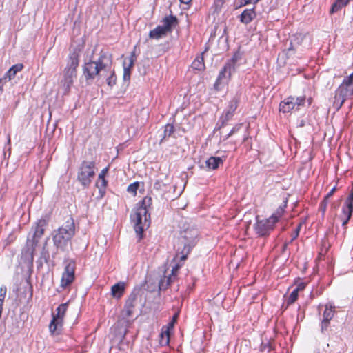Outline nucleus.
<instances>
[{
    "label": "nucleus",
    "instance_id": "f257e3e1",
    "mask_svg": "<svg viewBox=\"0 0 353 353\" xmlns=\"http://www.w3.org/2000/svg\"><path fill=\"white\" fill-rule=\"evenodd\" d=\"M112 63V57L108 52H101L97 61H90L84 63L83 74L87 81H93L101 70L109 68Z\"/></svg>",
    "mask_w": 353,
    "mask_h": 353
},
{
    "label": "nucleus",
    "instance_id": "f03ea898",
    "mask_svg": "<svg viewBox=\"0 0 353 353\" xmlns=\"http://www.w3.org/2000/svg\"><path fill=\"white\" fill-rule=\"evenodd\" d=\"M197 236L198 231L195 229H187L181 232L176 254L181 261L186 260L188 254L196 243Z\"/></svg>",
    "mask_w": 353,
    "mask_h": 353
},
{
    "label": "nucleus",
    "instance_id": "7ed1b4c3",
    "mask_svg": "<svg viewBox=\"0 0 353 353\" xmlns=\"http://www.w3.org/2000/svg\"><path fill=\"white\" fill-rule=\"evenodd\" d=\"M75 226L72 219L67 221L65 225L59 228L53 236L54 246L61 251H65L71 239L74 235Z\"/></svg>",
    "mask_w": 353,
    "mask_h": 353
},
{
    "label": "nucleus",
    "instance_id": "20e7f679",
    "mask_svg": "<svg viewBox=\"0 0 353 353\" xmlns=\"http://www.w3.org/2000/svg\"><path fill=\"white\" fill-rule=\"evenodd\" d=\"M97 170L95 161L83 160L78 168L77 181L83 188H88L95 176Z\"/></svg>",
    "mask_w": 353,
    "mask_h": 353
},
{
    "label": "nucleus",
    "instance_id": "39448f33",
    "mask_svg": "<svg viewBox=\"0 0 353 353\" xmlns=\"http://www.w3.org/2000/svg\"><path fill=\"white\" fill-rule=\"evenodd\" d=\"M353 95V81H347L344 79L341 85L336 90L334 105L337 110L341 108L347 97Z\"/></svg>",
    "mask_w": 353,
    "mask_h": 353
},
{
    "label": "nucleus",
    "instance_id": "423d86ee",
    "mask_svg": "<svg viewBox=\"0 0 353 353\" xmlns=\"http://www.w3.org/2000/svg\"><path fill=\"white\" fill-rule=\"evenodd\" d=\"M276 223V216H270L268 219H261L256 217V222L254 224V230L259 236H267L274 229V224Z\"/></svg>",
    "mask_w": 353,
    "mask_h": 353
},
{
    "label": "nucleus",
    "instance_id": "0eeeda50",
    "mask_svg": "<svg viewBox=\"0 0 353 353\" xmlns=\"http://www.w3.org/2000/svg\"><path fill=\"white\" fill-rule=\"evenodd\" d=\"M305 97H289L280 103L279 110L283 113L290 112L292 110H299L305 103Z\"/></svg>",
    "mask_w": 353,
    "mask_h": 353
},
{
    "label": "nucleus",
    "instance_id": "6e6552de",
    "mask_svg": "<svg viewBox=\"0 0 353 353\" xmlns=\"http://www.w3.org/2000/svg\"><path fill=\"white\" fill-rule=\"evenodd\" d=\"M239 103V97L236 95L230 102L228 109L221 116L219 120L216 123L215 130H220L225 126L228 122L232 119L235 110H236Z\"/></svg>",
    "mask_w": 353,
    "mask_h": 353
},
{
    "label": "nucleus",
    "instance_id": "1a4fd4ad",
    "mask_svg": "<svg viewBox=\"0 0 353 353\" xmlns=\"http://www.w3.org/2000/svg\"><path fill=\"white\" fill-rule=\"evenodd\" d=\"M353 213V189L350 195L346 199L345 203L342 208V214L339 216V219L342 222V225L345 228L346 225L350 221Z\"/></svg>",
    "mask_w": 353,
    "mask_h": 353
},
{
    "label": "nucleus",
    "instance_id": "9d476101",
    "mask_svg": "<svg viewBox=\"0 0 353 353\" xmlns=\"http://www.w3.org/2000/svg\"><path fill=\"white\" fill-rule=\"evenodd\" d=\"M143 214V211H141L140 209H137L136 212H132L130 214V219L132 222L134 223V229L135 232L137 233L139 241L143 239V226L142 225V216Z\"/></svg>",
    "mask_w": 353,
    "mask_h": 353
},
{
    "label": "nucleus",
    "instance_id": "9b49d317",
    "mask_svg": "<svg viewBox=\"0 0 353 353\" xmlns=\"http://www.w3.org/2000/svg\"><path fill=\"white\" fill-rule=\"evenodd\" d=\"M140 292V288H134L126 300L125 304V312L127 317H130L132 315L133 310L137 305V301Z\"/></svg>",
    "mask_w": 353,
    "mask_h": 353
},
{
    "label": "nucleus",
    "instance_id": "f8f14e48",
    "mask_svg": "<svg viewBox=\"0 0 353 353\" xmlns=\"http://www.w3.org/2000/svg\"><path fill=\"white\" fill-rule=\"evenodd\" d=\"M181 265L179 263H176L172 270L171 274L168 276H164L163 278H161L159 282V290H165L168 286L170 285L172 282L174 281L176 276V272L179 269L181 268Z\"/></svg>",
    "mask_w": 353,
    "mask_h": 353
},
{
    "label": "nucleus",
    "instance_id": "ddd939ff",
    "mask_svg": "<svg viewBox=\"0 0 353 353\" xmlns=\"http://www.w3.org/2000/svg\"><path fill=\"white\" fill-rule=\"evenodd\" d=\"M77 76V70L69 68L65 69L64 79L61 81V83L64 88L65 92L69 91L71 85L73 84V79Z\"/></svg>",
    "mask_w": 353,
    "mask_h": 353
},
{
    "label": "nucleus",
    "instance_id": "4468645a",
    "mask_svg": "<svg viewBox=\"0 0 353 353\" xmlns=\"http://www.w3.org/2000/svg\"><path fill=\"white\" fill-rule=\"evenodd\" d=\"M163 25L161 28L168 34L178 25L179 20L176 16L170 14L165 17L163 20Z\"/></svg>",
    "mask_w": 353,
    "mask_h": 353
},
{
    "label": "nucleus",
    "instance_id": "2eb2a0df",
    "mask_svg": "<svg viewBox=\"0 0 353 353\" xmlns=\"http://www.w3.org/2000/svg\"><path fill=\"white\" fill-rule=\"evenodd\" d=\"M47 225V222L45 219H40L37 223L35 230L33 234L32 245H37L39 239L43 236L45 230V227Z\"/></svg>",
    "mask_w": 353,
    "mask_h": 353
},
{
    "label": "nucleus",
    "instance_id": "dca6fc26",
    "mask_svg": "<svg viewBox=\"0 0 353 353\" xmlns=\"http://www.w3.org/2000/svg\"><path fill=\"white\" fill-rule=\"evenodd\" d=\"M81 50L78 48H74L69 55V61L68 62L67 68L77 70L79 63V57Z\"/></svg>",
    "mask_w": 353,
    "mask_h": 353
},
{
    "label": "nucleus",
    "instance_id": "f3484780",
    "mask_svg": "<svg viewBox=\"0 0 353 353\" xmlns=\"http://www.w3.org/2000/svg\"><path fill=\"white\" fill-rule=\"evenodd\" d=\"M256 12L254 9H245L240 14V21L245 25L250 23L255 17Z\"/></svg>",
    "mask_w": 353,
    "mask_h": 353
},
{
    "label": "nucleus",
    "instance_id": "a211bd4d",
    "mask_svg": "<svg viewBox=\"0 0 353 353\" xmlns=\"http://www.w3.org/2000/svg\"><path fill=\"white\" fill-rule=\"evenodd\" d=\"M125 283L124 282H119L111 288V294L115 299H120L125 292Z\"/></svg>",
    "mask_w": 353,
    "mask_h": 353
},
{
    "label": "nucleus",
    "instance_id": "6ab92c4d",
    "mask_svg": "<svg viewBox=\"0 0 353 353\" xmlns=\"http://www.w3.org/2000/svg\"><path fill=\"white\" fill-rule=\"evenodd\" d=\"M63 321L52 316V319L49 325V330L52 334H59L61 331Z\"/></svg>",
    "mask_w": 353,
    "mask_h": 353
},
{
    "label": "nucleus",
    "instance_id": "aec40b11",
    "mask_svg": "<svg viewBox=\"0 0 353 353\" xmlns=\"http://www.w3.org/2000/svg\"><path fill=\"white\" fill-rule=\"evenodd\" d=\"M152 199L150 196H145L141 201V205L139 208L141 211H143V214L145 216V221H147L148 218H150V214H148V208H150L152 205Z\"/></svg>",
    "mask_w": 353,
    "mask_h": 353
},
{
    "label": "nucleus",
    "instance_id": "412c9836",
    "mask_svg": "<svg viewBox=\"0 0 353 353\" xmlns=\"http://www.w3.org/2000/svg\"><path fill=\"white\" fill-rule=\"evenodd\" d=\"M168 33L161 28V26H157L154 30L149 32V38L152 39H159L166 37Z\"/></svg>",
    "mask_w": 353,
    "mask_h": 353
},
{
    "label": "nucleus",
    "instance_id": "4be33fe9",
    "mask_svg": "<svg viewBox=\"0 0 353 353\" xmlns=\"http://www.w3.org/2000/svg\"><path fill=\"white\" fill-rule=\"evenodd\" d=\"M23 68V65L22 63H17L12 65L4 74L6 78H7L9 81L12 79L16 74L21 71Z\"/></svg>",
    "mask_w": 353,
    "mask_h": 353
},
{
    "label": "nucleus",
    "instance_id": "5701e85b",
    "mask_svg": "<svg viewBox=\"0 0 353 353\" xmlns=\"http://www.w3.org/2000/svg\"><path fill=\"white\" fill-rule=\"evenodd\" d=\"M222 162L223 161L221 157H211L206 160L205 164L209 169L216 170Z\"/></svg>",
    "mask_w": 353,
    "mask_h": 353
},
{
    "label": "nucleus",
    "instance_id": "b1692460",
    "mask_svg": "<svg viewBox=\"0 0 353 353\" xmlns=\"http://www.w3.org/2000/svg\"><path fill=\"white\" fill-rule=\"evenodd\" d=\"M348 1L349 0H336L331 6L330 14L338 12L347 4Z\"/></svg>",
    "mask_w": 353,
    "mask_h": 353
},
{
    "label": "nucleus",
    "instance_id": "393cba45",
    "mask_svg": "<svg viewBox=\"0 0 353 353\" xmlns=\"http://www.w3.org/2000/svg\"><path fill=\"white\" fill-rule=\"evenodd\" d=\"M134 65V59L132 58L128 64H126L125 61H123V80L129 81L130 79L131 69Z\"/></svg>",
    "mask_w": 353,
    "mask_h": 353
},
{
    "label": "nucleus",
    "instance_id": "a878e982",
    "mask_svg": "<svg viewBox=\"0 0 353 353\" xmlns=\"http://www.w3.org/2000/svg\"><path fill=\"white\" fill-rule=\"evenodd\" d=\"M47 242L48 239H46V241L44 243V245L41 252V256L38 261L41 266L43 265V263H48L50 260V253L48 250L46 249Z\"/></svg>",
    "mask_w": 353,
    "mask_h": 353
},
{
    "label": "nucleus",
    "instance_id": "bb28decb",
    "mask_svg": "<svg viewBox=\"0 0 353 353\" xmlns=\"http://www.w3.org/2000/svg\"><path fill=\"white\" fill-rule=\"evenodd\" d=\"M68 303H62V304L59 305L56 310L57 314H53L52 316L56 319L63 321L65 313L68 309Z\"/></svg>",
    "mask_w": 353,
    "mask_h": 353
},
{
    "label": "nucleus",
    "instance_id": "cd10ccee",
    "mask_svg": "<svg viewBox=\"0 0 353 353\" xmlns=\"http://www.w3.org/2000/svg\"><path fill=\"white\" fill-rule=\"evenodd\" d=\"M233 70L231 69L230 63H225L224 67L221 69L220 71L219 76L217 79H219V81H222L223 79L226 77V74H228V77H230L231 72Z\"/></svg>",
    "mask_w": 353,
    "mask_h": 353
},
{
    "label": "nucleus",
    "instance_id": "c85d7f7f",
    "mask_svg": "<svg viewBox=\"0 0 353 353\" xmlns=\"http://www.w3.org/2000/svg\"><path fill=\"white\" fill-rule=\"evenodd\" d=\"M74 280V275L63 274L61 279V287L66 288L70 285Z\"/></svg>",
    "mask_w": 353,
    "mask_h": 353
},
{
    "label": "nucleus",
    "instance_id": "c756f323",
    "mask_svg": "<svg viewBox=\"0 0 353 353\" xmlns=\"http://www.w3.org/2000/svg\"><path fill=\"white\" fill-rule=\"evenodd\" d=\"M204 67L205 65L203 56H198L192 63V68L194 70H202Z\"/></svg>",
    "mask_w": 353,
    "mask_h": 353
},
{
    "label": "nucleus",
    "instance_id": "7c9ffc66",
    "mask_svg": "<svg viewBox=\"0 0 353 353\" xmlns=\"http://www.w3.org/2000/svg\"><path fill=\"white\" fill-rule=\"evenodd\" d=\"M66 265L63 274L74 275L75 262L73 260H68L65 261Z\"/></svg>",
    "mask_w": 353,
    "mask_h": 353
},
{
    "label": "nucleus",
    "instance_id": "2f4dec72",
    "mask_svg": "<svg viewBox=\"0 0 353 353\" xmlns=\"http://www.w3.org/2000/svg\"><path fill=\"white\" fill-rule=\"evenodd\" d=\"M242 58V54L239 51L236 52L232 59L229 60L226 63H230L231 69L234 71L236 63L241 60Z\"/></svg>",
    "mask_w": 353,
    "mask_h": 353
},
{
    "label": "nucleus",
    "instance_id": "473e14b6",
    "mask_svg": "<svg viewBox=\"0 0 353 353\" xmlns=\"http://www.w3.org/2000/svg\"><path fill=\"white\" fill-rule=\"evenodd\" d=\"M334 307H328L327 305L325 307V310L323 314V319L325 321H330V320L334 317Z\"/></svg>",
    "mask_w": 353,
    "mask_h": 353
},
{
    "label": "nucleus",
    "instance_id": "72a5a7b5",
    "mask_svg": "<svg viewBox=\"0 0 353 353\" xmlns=\"http://www.w3.org/2000/svg\"><path fill=\"white\" fill-rule=\"evenodd\" d=\"M174 128L172 125L167 124L165 126L164 132H163V137L161 141H163V139H166L167 137H170L171 134L174 132Z\"/></svg>",
    "mask_w": 353,
    "mask_h": 353
},
{
    "label": "nucleus",
    "instance_id": "f704fd0d",
    "mask_svg": "<svg viewBox=\"0 0 353 353\" xmlns=\"http://www.w3.org/2000/svg\"><path fill=\"white\" fill-rule=\"evenodd\" d=\"M287 202H288V200L287 199H285V201H283V203H284V205L283 206L281 205L278 208V209L276 210V212L275 213H274L271 216H276V222L279 221V218L281 216V215L283 214V212H284V208L286 207L287 205Z\"/></svg>",
    "mask_w": 353,
    "mask_h": 353
},
{
    "label": "nucleus",
    "instance_id": "c9c22d12",
    "mask_svg": "<svg viewBox=\"0 0 353 353\" xmlns=\"http://www.w3.org/2000/svg\"><path fill=\"white\" fill-rule=\"evenodd\" d=\"M160 343L162 345H166L169 343L170 338H169V331L167 330L165 332H162L160 334Z\"/></svg>",
    "mask_w": 353,
    "mask_h": 353
},
{
    "label": "nucleus",
    "instance_id": "e433bc0d",
    "mask_svg": "<svg viewBox=\"0 0 353 353\" xmlns=\"http://www.w3.org/2000/svg\"><path fill=\"white\" fill-rule=\"evenodd\" d=\"M299 296V292L297 290H294L291 294H290L288 299L287 301L288 305H290L294 303L298 299Z\"/></svg>",
    "mask_w": 353,
    "mask_h": 353
},
{
    "label": "nucleus",
    "instance_id": "4c0bfd02",
    "mask_svg": "<svg viewBox=\"0 0 353 353\" xmlns=\"http://www.w3.org/2000/svg\"><path fill=\"white\" fill-rule=\"evenodd\" d=\"M139 187V182H134L128 186L127 191L128 192L135 195L137 194V191Z\"/></svg>",
    "mask_w": 353,
    "mask_h": 353
},
{
    "label": "nucleus",
    "instance_id": "58836bf2",
    "mask_svg": "<svg viewBox=\"0 0 353 353\" xmlns=\"http://www.w3.org/2000/svg\"><path fill=\"white\" fill-rule=\"evenodd\" d=\"M116 81H117V77L114 74V72L113 71V72H112L110 76L106 80L107 84L110 87H112L113 85H114L116 84Z\"/></svg>",
    "mask_w": 353,
    "mask_h": 353
},
{
    "label": "nucleus",
    "instance_id": "ea45409f",
    "mask_svg": "<svg viewBox=\"0 0 353 353\" xmlns=\"http://www.w3.org/2000/svg\"><path fill=\"white\" fill-rule=\"evenodd\" d=\"M108 185V181L105 179H98V181L96 182V186L98 188L105 189Z\"/></svg>",
    "mask_w": 353,
    "mask_h": 353
},
{
    "label": "nucleus",
    "instance_id": "a19ab883",
    "mask_svg": "<svg viewBox=\"0 0 353 353\" xmlns=\"http://www.w3.org/2000/svg\"><path fill=\"white\" fill-rule=\"evenodd\" d=\"M127 330L125 331L122 339H121L119 343L118 344L117 347L119 350H125V347L128 346V344L123 342V339L125 338V336L126 334Z\"/></svg>",
    "mask_w": 353,
    "mask_h": 353
},
{
    "label": "nucleus",
    "instance_id": "79ce46f5",
    "mask_svg": "<svg viewBox=\"0 0 353 353\" xmlns=\"http://www.w3.org/2000/svg\"><path fill=\"white\" fill-rule=\"evenodd\" d=\"M301 226H302L301 223H299L297 225L296 228L294 230V232L292 235V239L290 241V243L292 242L293 241H294L299 236Z\"/></svg>",
    "mask_w": 353,
    "mask_h": 353
},
{
    "label": "nucleus",
    "instance_id": "37998d69",
    "mask_svg": "<svg viewBox=\"0 0 353 353\" xmlns=\"http://www.w3.org/2000/svg\"><path fill=\"white\" fill-rule=\"evenodd\" d=\"M330 325V321L322 319L321 330L322 333H324L326 331Z\"/></svg>",
    "mask_w": 353,
    "mask_h": 353
},
{
    "label": "nucleus",
    "instance_id": "c03bdc74",
    "mask_svg": "<svg viewBox=\"0 0 353 353\" xmlns=\"http://www.w3.org/2000/svg\"><path fill=\"white\" fill-rule=\"evenodd\" d=\"M321 353H336V352L330 347V344L327 343Z\"/></svg>",
    "mask_w": 353,
    "mask_h": 353
},
{
    "label": "nucleus",
    "instance_id": "a18cd8bd",
    "mask_svg": "<svg viewBox=\"0 0 353 353\" xmlns=\"http://www.w3.org/2000/svg\"><path fill=\"white\" fill-rule=\"evenodd\" d=\"M240 125L239 126H235L234 127L231 131L223 138V140H226L228 139L230 136H232L234 133H235L236 132H237L239 128H240Z\"/></svg>",
    "mask_w": 353,
    "mask_h": 353
},
{
    "label": "nucleus",
    "instance_id": "49530a36",
    "mask_svg": "<svg viewBox=\"0 0 353 353\" xmlns=\"http://www.w3.org/2000/svg\"><path fill=\"white\" fill-rule=\"evenodd\" d=\"M165 184H164L163 182L157 181L154 184V188L157 190H162L163 187H165Z\"/></svg>",
    "mask_w": 353,
    "mask_h": 353
},
{
    "label": "nucleus",
    "instance_id": "de8ad7c7",
    "mask_svg": "<svg viewBox=\"0 0 353 353\" xmlns=\"http://www.w3.org/2000/svg\"><path fill=\"white\" fill-rule=\"evenodd\" d=\"M108 167L103 168L99 174L98 179H105V176L108 172Z\"/></svg>",
    "mask_w": 353,
    "mask_h": 353
},
{
    "label": "nucleus",
    "instance_id": "09e8293b",
    "mask_svg": "<svg viewBox=\"0 0 353 353\" xmlns=\"http://www.w3.org/2000/svg\"><path fill=\"white\" fill-rule=\"evenodd\" d=\"M223 83L222 81H219V79H216V81H215L214 84V88L216 91L220 90L222 88L221 85Z\"/></svg>",
    "mask_w": 353,
    "mask_h": 353
},
{
    "label": "nucleus",
    "instance_id": "8fccbe9b",
    "mask_svg": "<svg viewBox=\"0 0 353 353\" xmlns=\"http://www.w3.org/2000/svg\"><path fill=\"white\" fill-rule=\"evenodd\" d=\"M327 203V199H326V198H324L323 201L321 203L320 210L323 212H325V211L326 210Z\"/></svg>",
    "mask_w": 353,
    "mask_h": 353
},
{
    "label": "nucleus",
    "instance_id": "3c124183",
    "mask_svg": "<svg viewBox=\"0 0 353 353\" xmlns=\"http://www.w3.org/2000/svg\"><path fill=\"white\" fill-rule=\"evenodd\" d=\"M177 319H178V314H175L172 317V321L169 323V327L172 328L174 327V325L176 323V321H177Z\"/></svg>",
    "mask_w": 353,
    "mask_h": 353
},
{
    "label": "nucleus",
    "instance_id": "603ef678",
    "mask_svg": "<svg viewBox=\"0 0 353 353\" xmlns=\"http://www.w3.org/2000/svg\"><path fill=\"white\" fill-rule=\"evenodd\" d=\"M9 81L5 76L0 79V90H3V85Z\"/></svg>",
    "mask_w": 353,
    "mask_h": 353
},
{
    "label": "nucleus",
    "instance_id": "864d4df0",
    "mask_svg": "<svg viewBox=\"0 0 353 353\" xmlns=\"http://www.w3.org/2000/svg\"><path fill=\"white\" fill-rule=\"evenodd\" d=\"M98 189H99V196H97V199H101L105 194V189H102V188H98Z\"/></svg>",
    "mask_w": 353,
    "mask_h": 353
},
{
    "label": "nucleus",
    "instance_id": "5fc2aeb1",
    "mask_svg": "<svg viewBox=\"0 0 353 353\" xmlns=\"http://www.w3.org/2000/svg\"><path fill=\"white\" fill-rule=\"evenodd\" d=\"M261 348H262V350H268V352H270L271 350V346H270V343H267L265 344L264 343H262L261 345Z\"/></svg>",
    "mask_w": 353,
    "mask_h": 353
},
{
    "label": "nucleus",
    "instance_id": "6e6d98bb",
    "mask_svg": "<svg viewBox=\"0 0 353 353\" xmlns=\"http://www.w3.org/2000/svg\"><path fill=\"white\" fill-rule=\"evenodd\" d=\"M305 288V283H300L298 284L297 287L295 288V290H297L298 292L300 290H303Z\"/></svg>",
    "mask_w": 353,
    "mask_h": 353
},
{
    "label": "nucleus",
    "instance_id": "4d7b16f0",
    "mask_svg": "<svg viewBox=\"0 0 353 353\" xmlns=\"http://www.w3.org/2000/svg\"><path fill=\"white\" fill-rule=\"evenodd\" d=\"M336 188H333L330 191V192L325 196V198H326V199H328L330 196H332V194H334V191H335Z\"/></svg>",
    "mask_w": 353,
    "mask_h": 353
},
{
    "label": "nucleus",
    "instance_id": "13d9d810",
    "mask_svg": "<svg viewBox=\"0 0 353 353\" xmlns=\"http://www.w3.org/2000/svg\"><path fill=\"white\" fill-rule=\"evenodd\" d=\"M7 288L6 286L3 285L0 288V294H6Z\"/></svg>",
    "mask_w": 353,
    "mask_h": 353
},
{
    "label": "nucleus",
    "instance_id": "bf43d9fd",
    "mask_svg": "<svg viewBox=\"0 0 353 353\" xmlns=\"http://www.w3.org/2000/svg\"><path fill=\"white\" fill-rule=\"evenodd\" d=\"M288 244H289L288 242H285L283 244V248H282V253H284L285 252V250H287Z\"/></svg>",
    "mask_w": 353,
    "mask_h": 353
},
{
    "label": "nucleus",
    "instance_id": "052dcab7",
    "mask_svg": "<svg viewBox=\"0 0 353 353\" xmlns=\"http://www.w3.org/2000/svg\"><path fill=\"white\" fill-rule=\"evenodd\" d=\"M259 1V0H244L245 4L251 3L252 2L256 3Z\"/></svg>",
    "mask_w": 353,
    "mask_h": 353
},
{
    "label": "nucleus",
    "instance_id": "680f3d73",
    "mask_svg": "<svg viewBox=\"0 0 353 353\" xmlns=\"http://www.w3.org/2000/svg\"><path fill=\"white\" fill-rule=\"evenodd\" d=\"M6 294H0V303L3 304Z\"/></svg>",
    "mask_w": 353,
    "mask_h": 353
},
{
    "label": "nucleus",
    "instance_id": "e2e57ef3",
    "mask_svg": "<svg viewBox=\"0 0 353 353\" xmlns=\"http://www.w3.org/2000/svg\"><path fill=\"white\" fill-rule=\"evenodd\" d=\"M132 58L134 59V61L135 59H136L135 52H132L130 57H129V61L131 60Z\"/></svg>",
    "mask_w": 353,
    "mask_h": 353
},
{
    "label": "nucleus",
    "instance_id": "0e129e2a",
    "mask_svg": "<svg viewBox=\"0 0 353 353\" xmlns=\"http://www.w3.org/2000/svg\"><path fill=\"white\" fill-rule=\"evenodd\" d=\"M181 3L184 4H188L192 0H179Z\"/></svg>",
    "mask_w": 353,
    "mask_h": 353
},
{
    "label": "nucleus",
    "instance_id": "69168bd1",
    "mask_svg": "<svg viewBox=\"0 0 353 353\" xmlns=\"http://www.w3.org/2000/svg\"><path fill=\"white\" fill-rule=\"evenodd\" d=\"M2 312H3V304L0 303V319L1 318Z\"/></svg>",
    "mask_w": 353,
    "mask_h": 353
},
{
    "label": "nucleus",
    "instance_id": "338daca9",
    "mask_svg": "<svg viewBox=\"0 0 353 353\" xmlns=\"http://www.w3.org/2000/svg\"><path fill=\"white\" fill-rule=\"evenodd\" d=\"M292 49H293V48H292V46H291L290 47H289L288 50H292Z\"/></svg>",
    "mask_w": 353,
    "mask_h": 353
},
{
    "label": "nucleus",
    "instance_id": "774afa93",
    "mask_svg": "<svg viewBox=\"0 0 353 353\" xmlns=\"http://www.w3.org/2000/svg\"><path fill=\"white\" fill-rule=\"evenodd\" d=\"M311 101V99H309V104H310V103H311V101Z\"/></svg>",
    "mask_w": 353,
    "mask_h": 353
}]
</instances>
